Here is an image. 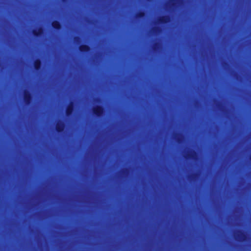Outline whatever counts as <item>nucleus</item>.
I'll list each match as a JSON object with an SVG mask.
<instances>
[{"label": "nucleus", "mask_w": 251, "mask_h": 251, "mask_svg": "<svg viewBox=\"0 0 251 251\" xmlns=\"http://www.w3.org/2000/svg\"><path fill=\"white\" fill-rule=\"evenodd\" d=\"M65 127L64 123L62 121H59L56 125L55 129L58 133H62L64 131Z\"/></svg>", "instance_id": "nucleus-6"}, {"label": "nucleus", "mask_w": 251, "mask_h": 251, "mask_svg": "<svg viewBox=\"0 0 251 251\" xmlns=\"http://www.w3.org/2000/svg\"><path fill=\"white\" fill-rule=\"evenodd\" d=\"M145 16V13L144 11H140L136 14V18L140 19Z\"/></svg>", "instance_id": "nucleus-12"}, {"label": "nucleus", "mask_w": 251, "mask_h": 251, "mask_svg": "<svg viewBox=\"0 0 251 251\" xmlns=\"http://www.w3.org/2000/svg\"><path fill=\"white\" fill-rule=\"evenodd\" d=\"M180 135V134L176 133V136H177V135Z\"/></svg>", "instance_id": "nucleus-18"}, {"label": "nucleus", "mask_w": 251, "mask_h": 251, "mask_svg": "<svg viewBox=\"0 0 251 251\" xmlns=\"http://www.w3.org/2000/svg\"><path fill=\"white\" fill-rule=\"evenodd\" d=\"M75 42H79L80 41V38L79 36H75L74 38Z\"/></svg>", "instance_id": "nucleus-15"}, {"label": "nucleus", "mask_w": 251, "mask_h": 251, "mask_svg": "<svg viewBox=\"0 0 251 251\" xmlns=\"http://www.w3.org/2000/svg\"><path fill=\"white\" fill-rule=\"evenodd\" d=\"M74 102L73 101H70L66 109V114L67 116H71L72 115L74 111Z\"/></svg>", "instance_id": "nucleus-4"}, {"label": "nucleus", "mask_w": 251, "mask_h": 251, "mask_svg": "<svg viewBox=\"0 0 251 251\" xmlns=\"http://www.w3.org/2000/svg\"><path fill=\"white\" fill-rule=\"evenodd\" d=\"M176 140H177V141L178 142H180V139H179L178 137L176 138Z\"/></svg>", "instance_id": "nucleus-17"}, {"label": "nucleus", "mask_w": 251, "mask_h": 251, "mask_svg": "<svg viewBox=\"0 0 251 251\" xmlns=\"http://www.w3.org/2000/svg\"><path fill=\"white\" fill-rule=\"evenodd\" d=\"M51 25L52 28L56 30H60L62 28L61 23L57 20L53 21L51 23Z\"/></svg>", "instance_id": "nucleus-9"}, {"label": "nucleus", "mask_w": 251, "mask_h": 251, "mask_svg": "<svg viewBox=\"0 0 251 251\" xmlns=\"http://www.w3.org/2000/svg\"><path fill=\"white\" fill-rule=\"evenodd\" d=\"M235 239L239 241H245L247 239L246 234L242 230H238L235 236Z\"/></svg>", "instance_id": "nucleus-3"}, {"label": "nucleus", "mask_w": 251, "mask_h": 251, "mask_svg": "<svg viewBox=\"0 0 251 251\" xmlns=\"http://www.w3.org/2000/svg\"><path fill=\"white\" fill-rule=\"evenodd\" d=\"M181 0H171V6H176V3L179 2Z\"/></svg>", "instance_id": "nucleus-13"}, {"label": "nucleus", "mask_w": 251, "mask_h": 251, "mask_svg": "<svg viewBox=\"0 0 251 251\" xmlns=\"http://www.w3.org/2000/svg\"><path fill=\"white\" fill-rule=\"evenodd\" d=\"M32 94L30 92L25 90L24 92V100L25 104L29 105L32 101Z\"/></svg>", "instance_id": "nucleus-2"}, {"label": "nucleus", "mask_w": 251, "mask_h": 251, "mask_svg": "<svg viewBox=\"0 0 251 251\" xmlns=\"http://www.w3.org/2000/svg\"><path fill=\"white\" fill-rule=\"evenodd\" d=\"M44 33V29L42 27H40L38 29H33L32 30L33 35L36 37H39Z\"/></svg>", "instance_id": "nucleus-8"}, {"label": "nucleus", "mask_w": 251, "mask_h": 251, "mask_svg": "<svg viewBox=\"0 0 251 251\" xmlns=\"http://www.w3.org/2000/svg\"><path fill=\"white\" fill-rule=\"evenodd\" d=\"M171 18L169 15H163L158 19V23L160 24H166L170 22Z\"/></svg>", "instance_id": "nucleus-5"}, {"label": "nucleus", "mask_w": 251, "mask_h": 251, "mask_svg": "<svg viewBox=\"0 0 251 251\" xmlns=\"http://www.w3.org/2000/svg\"><path fill=\"white\" fill-rule=\"evenodd\" d=\"M196 155V151L193 150H191L186 153L185 157L187 159H195V157Z\"/></svg>", "instance_id": "nucleus-11"}, {"label": "nucleus", "mask_w": 251, "mask_h": 251, "mask_svg": "<svg viewBox=\"0 0 251 251\" xmlns=\"http://www.w3.org/2000/svg\"><path fill=\"white\" fill-rule=\"evenodd\" d=\"M159 46V44L158 43H155L153 45V49L155 50Z\"/></svg>", "instance_id": "nucleus-16"}, {"label": "nucleus", "mask_w": 251, "mask_h": 251, "mask_svg": "<svg viewBox=\"0 0 251 251\" xmlns=\"http://www.w3.org/2000/svg\"><path fill=\"white\" fill-rule=\"evenodd\" d=\"M104 112V108L102 105H97L92 109L93 114L97 117H100Z\"/></svg>", "instance_id": "nucleus-1"}, {"label": "nucleus", "mask_w": 251, "mask_h": 251, "mask_svg": "<svg viewBox=\"0 0 251 251\" xmlns=\"http://www.w3.org/2000/svg\"><path fill=\"white\" fill-rule=\"evenodd\" d=\"M152 30L154 33H159L161 31V28L159 27L155 26L152 28Z\"/></svg>", "instance_id": "nucleus-14"}, {"label": "nucleus", "mask_w": 251, "mask_h": 251, "mask_svg": "<svg viewBox=\"0 0 251 251\" xmlns=\"http://www.w3.org/2000/svg\"><path fill=\"white\" fill-rule=\"evenodd\" d=\"M34 68L35 70L37 71H38L41 70L42 62L40 59H37L34 62Z\"/></svg>", "instance_id": "nucleus-10"}, {"label": "nucleus", "mask_w": 251, "mask_h": 251, "mask_svg": "<svg viewBox=\"0 0 251 251\" xmlns=\"http://www.w3.org/2000/svg\"><path fill=\"white\" fill-rule=\"evenodd\" d=\"M78 49L82 53H87L91 50L90 47L86 44H82L79 46Z\"/></svg>", "instance_id": "nucleus-7"}]
</instances>
